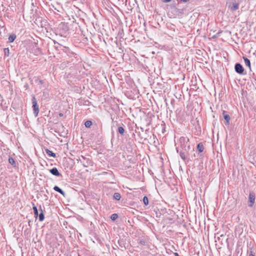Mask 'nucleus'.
<instances>
[{
	"instance_id": "f8f14e48",
	"label": "nucleus",
	"mask_w": 256,
	"mask_h": 256,
	"mask_svg": "<svg viewBox=\"0 0 256 256\" xmlns=\"http://www.w3.org/2000/svg\"><path fill=\"white\" fill-rule=\"evenodd\" d=\"M45 151H46V154L50 156H51L52 157H54V158H56V154L55 153L53 152L52 151L48 150V149H46L45 150Z\"/></svg>"
},
{
	"instance_id": "39448f33",
	"label": "nucleus",
	"mask_w": 256,
	"mask_h": 256,
	"mask_svg": "<svg viewBox=\"0 0 256 256\" xmlns=\"http://www.w3.org/2000/svg\"><path fill=\"white\" fill-rule=\"evenodd\" d=\"M234 70L236 73L240 74H244V68L240 64L236 63L234 66Z\"/></svg>"
},
{
	"instance_id": "a878e982",
	"label": "nucleus",
	"mask_w": 256,
	"mask_h": 256,
	"mask_svg": "<svg viewBox=\"0 0 256 256\" xmlns=\"http://www.w3.org/2000/svg\"><path fill=\"white\" fill-rule=\"evenodd\" d=\"M163 2H168L170 1V0H161Z\"/></svg>"
},
{
	"instance_id": "9d476101",
	"label": "nucleus",
	"mask_w": 256,
	"mask_h": 256,
	"mask_svg": "<svg viewBox=\"0 0 256 256\" xmlns=\"http://www.w3.org/2000/svg\"><path fill=\"white\" fill-rule=\"evenodd\" d=\"M223 114H224V118L225 120L226 121V124H228L230 123V116L228 114H226V112L225 111H224Z\"/></svg>"
},
{
	"instance_id": "ddd939ff",
	"label": "nucleus",
	"mask_w": 256,
	"mask_h": 256,
	"mask_svg": "<svg viewBox=\"0 0 256 256\" xmlns=\"http://www.w3.org/2000/svg\"><path fill=\"white\" fill-rule=\"evenodd\" d=\"M197 150H198L200 152H203L204 150V146L202 144V143H199L198 145H197Z\"/></svg>"
},
{
	"instance_id": "c756f323",
	"label": "nucleus",
	"mask_w": 256,
	"mask_h": 256,
	"mask_svg": "<svg viewBox=\"0 0 256 256\" xmlns=\"http://www.w3.org/2000/svg\"><path fill=\"white\" fill-rule=\"evenodd\" d=\"M180 0L182 2H186L188 1L189 0Z\"/></svg>"
},
{
	"instance_id": "6ab92c4d",
	"label": "nucleus",
	"mask_w": 256,
	"mask_h": 256,
	"mask_svg": "<svg viewBox=\"0 0 256 256\" xmlns=\"http://www.w3.org/2000/svg\"><path fill=\"white\" fill-rule=\"evenodd\" d=\"M8 162L13 166H14V167L16 166V162H15L13 158H12V157H9Z\"/></svg>"
},
{
	"instance_id": "cd10ccee",
	"label": "nucleus",
	"mask_w": 256,
	"mask_h": 256,
	"mask_svg": "<svg viewBox=\"0 0 256 256\" xmlns=\"http://www.w3.org/2000/svg\"><path fill=\"white\" fill-rule=\"evenodd\" d=\"M64 116V114L62 113H60L59 114V116L62 117V116Z\"/></svg>"
},
{
	"instance_id": "4468645a",
	"label": "nucleus",
	"mask_w": 256,
	"mask_h": 256,
	"mask_svg": "<svg viewBox=\"0 0 256 256\" xmlns=\"http://www.w3.org/2000/svg\"><path fill=\"white\" fill-rule=\"evenodd\" d=\"M16 36L15 34H13L10 36L8 38V42H13L16 38Z\"/></svg>"
},
{
	"instance_id": "f03ea898",
	"label": "nucleus",
	"mask_w": 256,
	"mask_h": 256,
	"mask_svg": "<svg viewBox=\"0 0 256 256\" xmlns=\"http://www.w3.org/2000/svg\"><path fill=\"white\" fill-rule=\"evenodd\" d=\"M76 160L86 168L88 167L89 166H92V163L90 160L82 156L76 159Z\"/></svg>"
},
{
	"instance_id": "f257e3e1",
	"label": "nucleus",
	"mask_w": 256,
	"mask_h": 256,
	"mask_svg": "<svg viewBox=\"0 0 256 256\" xmlns=\"http://www.w3.org/2000/svg\"><path fill=\"white\" fill-rule=\"evenodd\" d=\"M179 141L182 150L187 152L190 150V147L189 142V139L188 138L182 136L180 138Z\"/></svg>"
},
{
	"instance_id": "a211bd4d",
	"label": "nucleus",
	"mask_w": 256,
	"mask_h": 256,
	"mask_svg": "<svg viewBox=\"0 0 256 256\" xmlns=\"http://www.w3.org/2000/svg\"><path fill=\"white\" fill-rule=\"evenodd\" d=\"M35 82L36 83L38 84V85H39V86H40V88H42V85L43 84H44V81L42 80H40V79H38V78H36V80H35Z\"/></svg>"
},
{
	"instance_id": "423d86ee",
	"label": "nucleus",
	"mask_w": 256,
	"mask_h": 256,
	"mask_svg": "<svg viewBox=\"0 0 256 256\" xmlns=\"http://www.w3.org/2000/svg\"><path fill=\"white\" fill-rule=\"evenodd\" d=\"M50 172L54 176H62L60 172H59L58 168H52L50 170Z\"/></svg>"
},
{
	"instance_id": "aec40b11",
	"label": "nucleus",
	"mask_w": 256,
	"mask_h": 256,
	"mask_svg": "<svg viewBox=\"0 0 256 256\" xmlns=\"http://www.w3.org/2000/svg\"><path fill=\"white\" fill-rule=\"evenodd\" d=\"M92 123L91 120H86L84 123V126L86 128H90L92 126Z\"/></svg>"
},
{
	"instance_id": "0eeeda50",
	"label": "nucleus",
	"mask_w": 256,
	"mask_h": 256,
	"mask_svg": "<svg viewBox=\"0 0 256 256\" xmlns=\"http://www.w3.org/2000/svg\"><path fill=\"white\" fill-rule=\"evenodd\" d=\"M188 154V151L186 152L183 150L182 152H180V156L183 160H186V156Z\"/></svg>"
},
{
	"instance_id": "1a4fd4ad",
	"label": "nucleus",
	"mask_w": 256,
	"mask_h": 256,
	"mask_svg": "<svg viewBox=\"0 0 256 256\" xmlns=\"http://www.w3.org/2000/svg\"><path fill=\"white\" fill-rule=\"evenodd\" d=\"M40 213L38 216V219L40 222H42L44 220V215L42 210L41 206H40Z\"/></svg>"
},
{
	"instance_id": "dca6fc26",
	"label": "nucleus",
	"mask_w": 256,
	"mask_h": 256,
	"mask_svg": "<svg viewBox=\"0 0 256 256\" xmlns=\"http://www.w3.org/2000/svg\"><path fill=\"white\" fill-rule=\"evenodd\" d=\"M113 198L114 200H119L121 198V196L118 192H115L114 194Z\"/></svg>"
},
{
	"instance_id": "393cba45",
	"label": "nucleus",
	"mask_w": 256,
	"mask_h": 256,
	"mask_svg": "<svg viewBox=\"0 0 256 256\" xmlns=\"http://www.w3.org/2000/svg\"><path fill=\"white\" fill-rule=\"evenodd\" d=\"M139 244L141 245H145L146 242L144 240H140Z\"/></svg>"
},
{
	"instance_id": "20e7f679",
	"label": "nucleus",
	"mask_w": 256,
	"mask_h": 256,
	"mask_svg": "<svg viewBox=\"0 0 256 256\" xmlns=\"http://www.w3.org/2000/svg\"><path fill=\"white\" fill-rule=\"evenodd\" d=\"M256 194L253 192H250L248 196V202H250L248 206L252 207L255 202Z\"/></svg>"
},
{
	"instance_id": "c85d7f7f",
	"label": "nucleus",
	"mask_w": 256,
	"mask_h": 256,
	"mask_svg": "<svg viewBox=\"0 0 256 256\" xmlns=\"http://www.w3.org/2000/svg\"><path fill=\"white\" fill-rule=\"evenodd\" d=\"M174 256H179V254L177 252H174Z\"/></svg>"
},
{
	"instance_id": "5701e85b",
	"label": "nucleus",
	"mask_w": 256,
	"mask_h": 256,
	"mask_svg": "<svg viewBox=\"0 0 256 256\" xmlns=\"http://www.w3.org/2000/svg\"><path fill=\"white\" fill-rule=\"evenodd\" d=\"M118 218V215L116 214H113L110 216V218L112 220H114Z\"/></svg>"
},
{
	"instance_id": "412c9836",
	"label": "nucleus",
	"mask_w": 256,
	"mask_h": 256,
	"mask_svg": "<svg viewBox=\"0 0 256 256\" xmlns=\"http://www.w3.org/2000/svg\"><path fill=\"white\" fill-rule=\"evenodd\" d=\"M124 132H125L124 129L122 126H119L118 128V132L121 135H123L124 133Z\"/></svg>"
},
{
	"instance_id": "bb28decb",
	"label": "nucleus",
	"mask_w": 256,
	"mask_h": 256,
	"mask_svg": "<svg viewBox=\"0 0 256 256\" xmlns=\"http://www.w3.org/2000/svg\"><path fill=\"white\" fill-rule=\"evenodd\" d=\"M249 256H254L253 254H252V251H250V254H249Z\"/></svg>"
},
{
	"instance_id": "7ed1b4c3",
	"label": "nucleus",
	"mask_w": 256,
	"mask_h": 256,
	"mask_svg": "<svg viewBox=\"0 0 256 256\" xmlns=\"http://www.w3.org/2000/svg\"><path fill=\"white\" fill-rule=\"evenodd\" d=\"M32 108L34 110V116L36 117L39 112V107L37 104V101L35 96H33L32 98Z\"/></svg>"
},
{
	"instance_id": "9b49d317",
	"label": "nucleus",
	"mask_w": 256,
	"mask_h": 256,
	"mask_svg": "<svg viewBox=\"0 0 256 256\" xmlns=\"http://www.w3.org/2000/svg\"><path fill=\"white\" fill-rule=\"evenodd\" d=\"M243 59L246 65L248 67L250 70H251V64H250V62L249 59H248L246 57H243Z\"/></svg>"
},
{
	"instance_id": "f3484780",
	"label": "nucleus",
	"mask_w": 256,
	"mask_h": 256,
	"mask_svg": "<svg viewBox=\"0 0 256 256\" xmlns=\"http://www.w3.org/2000/svg\"><path fill=\"white\" fill-rule=\"evenodd\" d=\"M33 205H34V206L32 207V209L34 210V216H35V218H38V210L36 206L34 205V204Z\"/></svg>"
},
{
	"instance_id": "4be33fe9",
	"label": "nucleus",
	"mask_w": 256,
	"mask_h": 256,
	"mask_svg": "<svg viewBox=\"0 0 256 256\" xmlns=\"http://www.w3.org/2000/svg\"><path fill=\"white\" fill-rule=\"evenodd\" d=\"M143 202H144V204L146 206L148 205V197H147V196H144L143 198Z\"/></svg>"
},
{
	"instance_id": "b1692460",
	"label": "nucleus",
	"mask_w": 256,
	"mask_h": 256,
	"mask_svg": "<svg viewBox=\"0 0 256 256\" xmlns=\"http://www.w3.org/2000/svg\"><path fill=\"white\" fill-rule=\"evenodd\" d=\"M9 48H4V52L5 56H8L9 55Z\"/></svg>"
},
{
	"instance_id": "2eb2a0df",
	"label": "nucleus",
	"mask_w": 256,
	"mask_h": 256,
	"mask_svg": "<svg viewBox=\"0 0 256 256\" xmlns=\"http://www.w3.org/2000/svg\"><path fill=\"white\" fill-rule=\"evenodd\" d=\"M238 8V4L236 2L232 3V5L231 7V10L232 11H235V10H237Z\"/></svg>"
},
{
	"instance_id": "6e6552de",
	"label": "nucleus",
	"mask_w": 256,
	"mask_h": 256,
	"mask_svg": "<svg viewBox=\"0 0 256 256\" xmlns=\"http://www.w3.org/2000/svg\"><path fill=\"white\" fill-rule=\"evenodd\" d=\"M54 190L55 191H56V192H58L60 193V194H62L63 196H65V195H66V193L64 192V191H63V190H62L61 188H60L58 186H54Z\"/></svg>"
}]
</instances>
